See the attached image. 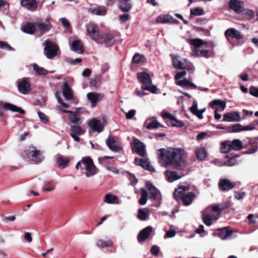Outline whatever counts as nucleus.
I'll list each match as a JSON object with an SVG mask.
<instances>
[{
  "label": "nucleus",
  "mask_w": 258,
  "mask_h": 258,
  "mask_svg": "<svg viewBox=\"0 0 258 258\" xmlns=\"http://www.w3.org/2000/svg\"><path fill=\"white\" fill-rule=\"evenodd\" d=\"M158 162L164 167H177V149L161 148L157 151Z\"/></svg>",
  "instance_id": "nucleus-1"
},
{
  "label": "nucleus",
  "mask_w": 258,
  "mask_h": 258,
  "mask_svg": "<svg viewBox=\"0 0 258 258\" xmlns=\"http://www.w3.org/2000/svg\"><path fill=\"white\" fill-rule=\"evenodd\" d=\"M76 168L80 169L81 173L87 177L93 176L98 172L93 160L88 156L82 158V160L77 163Z\"/></svg>",
  "instance_id": "nucleus-2"
},
{
  "label": "nucleus",
  "mask_w": 258,
  "mask_h": 258,
  "mask_svg": "<svg viewBox=\"0 0 258 258\" xmlns=\"http://www.w3.org/2000/svg\"><path fill=\"white\" fill-rule=\"evenodd\" d=\"M137 78L139 81L142 83L141 88L143 90H148L151 93H156L157 88L156 86L152 85V82L150 75L145 72L138 73Z\"/></svg>",
  "instance_id": "nucleus-3"
},
{
  "label": "nucleus",
  "mask_w": 258,
  "mask_h": 258,
  "mask_svg": "<svg viewBox=\"0 0 258 258\" xmlns=\"http://www.w3.org/2000/svg\"><path fill=\"white\" fill-rule=\"evenodd\" d=\"M189 165L187 153L182 148H178V171L182 170L184 175L187 173V167Z\"/></svg>",
  "instance_id": "nucleus-4"
},
{
  "label": "nucleus",
  "mask_w": 258,
  "mask_h": 258,
  "mask_svg": "<svg viewBox=\"0 0 258 258\" xmlns=\"http://www.w3.org/2000/svg\"><path fill=\"white\" fill-rule=\"evenodd\" d=\"M44 53L48 58L52 59L57 55L59 48L56 44L47 40L44 42Z\"/></svg>",
  "instance_id": "nucleus-5"
},
{
  "label": "nucleus",
  "mask_w": 258,
  "mask_h": 258,
  "mask_svg": "<svg viewBox=\"0 0 258 258\" xmlns=\"http://www.w3.org/2000/svg\"><path fill=\"white\" fill-rule=\"evenodd\" d=\"M88 33L90 34L92 39L97 42H101L100 36L99 35V30L97 26L94 23H89L86 25Z\"/></svg>",
  "instance_id": "nucleus-6"
},
{
  "label": "nucleus",
  "mask_w": 258,
  "mask_h": 258,
  "mask_svg": "<svg viewBox=\"0 0 258 258\" xmlns=\"http://www.w3.org/2000/svg\"><path fill=\"white\" fill-rule=\"evenodd\" d=\"M134 151L139 155L142 157H145L147 155L145 145L139 139L135 138L133 140Z\"/></svg>",
  "instance_id": "nucleus-7"
},
{
  "label": "nucleus",
  "mask_w": 258,
  "mask_h": 258,
  "mask_svg": "<svg viewBox=\"0 0 258 258\" xmlns=\"http://www.w3.org/2000/svg\"><path fill=\"white\" fill-rule=\"evenodd\" d=\"M186 74V72L185 71H178V86L182 87H190L192 89H196L197 86L190 80L186 79H181Z\"/></svg>",
  "instance_id": "nucleus-8"
},
{
  "label": "nucleus",
  "mask_w": 258,
  "mask_h": 258,
  "mask_svg": "<svg viewBox=\"0 0 258 258\" xmlns=\"http://www.w3.org/2000/svg\"><path fill=\"white\" fill-rule=\"evenodd\" d=\"M106 143L108 148L113 152H117L121 150V148L119 146V141L116 137H108L106 140Z\"/></svg>",
  "instance_id": "nucleus-9"
},
{
  "label": "nucleus",
  "mask_w": 258,
  "mask_h": 258,
  "mask_svg": "<svg viewBox=\"0 0 258 258\" xmlns=\"http://www.w3.org/2000/svg\"><path fill=\"white\" fill-rule=\"evenodd\" d=\"M229 8L237 14H239L244 10V4L240 0H230Z\"/></svg>",
  "instance_id": "nucleus-10"
},
{
  "label": "nucleus",
  "mask_w": 258,
  "mask_h": 258,
  "mask_svg": "<svg viewBox=\"0 0 258 258\" xmlns=\"http://www.w3.org/2000/svg\"><path fill=\"white\" fill-rule=\"evenodd\" d=\"M26 152L27 155H31V159L36 163L41 161L43 159L40 151L36 150L34 147H30Z\"/></svg>",
  "instance_id": "nucleus-11"
},
{
  "label": "nucleus",
  "mask_w": 258,
  "mask_h": 258,
  "mask_svg": "<svg viewBox=\"0 0 258 258\" xmlns=\"http://www.w3.org/2000/svg\"><path fill=\"white\" fill-rule=\"evenodd\" d=\"M0 105H2V107L6 110H10L13 112H19L21 114L25 113V111L23 109L9 103H3V102H0ZM3 114V111L0 110V116H2Z\"/></svg>",
  "instance_id": "nucleus-12"
},
{
  "label": "nucleus",
  "mask_w": 258,
  "mask_h": 258,
  "mask_svg": "<svg viewBox=\"0 0 258 258\" xmlns=\"http://www.w3.org/2000/svg\"><path fill=\"white\" fill-rule=\"evenodd\" d=\"M146 187L151 195V198L159 201L161 200V195L159 190L151 183L147 182Z\"/></svg>",
  "instance_id": "nucleus-13"
},
{
  "label": "nucleus",
  "mask_w": 258,
  "mask_h": 258,
  "mask_svg": "<svg viewBox=\"0 0 258 258\" xmlns=\"http://www.w3.org/2000/svg\"><path fill=\"white\" fill-rule=\"evenodd\" d=\"M88 125L94 132H101L104 127L103 122L96 118H93L88 121Z\"/></svg>",
  "instance_id": "nucleus-14"
},
{
  "label": "nucleus",
  "mask_w": 258,
  "mask_h": 258,
  "mask_svg": "<svg viewBox=\"0 0 258 258\" xmlns=\"http://www.w3.org/2000/svg\"><path fill=\"white\" fill-rule=\"evenodd\" d=\"M87 98L91 103V106L95 107L97 103L102 100L103 95L96 92H89L87 94Z\"/></svg>",
  "instance_id": "nucleus-15"
},
{
  "label": "nucleus",
  "mask_w": 258,
  "mask_h": 258,
  "mask_svg": "<svg viewBox=\"0 0 258 258\" xmlns=\"http://www.w3.org/2000/svg\"><path fill=\"white\" fill-rule=\"evenodd\" d=\"M222 121L227 122L239 121H240V114L237 111H233L224 114Z\"/></svg>",
  "instance_id": "nucleus-16"
},
{
  "label": "nucleus",
  "mask_w": 258,
  "mask_h": 258,
  "mask_svg": "<svg viewBox=\"0 0 258 258\" xmlns=\"http://www.w3.org/2000/svg\"><path fill=\"white\" fill-rule=\"evenodd\" d=\"M156 22L162 24H176L177 21L168 14L161 15L156 18Z\"/></svg>",
  "instance_id": "nucleus-17"
},
{
  "label": "nucleus",
  "mask_w": 258,
  "mask_h": 258,
  "mask_svg": "<svg viewBox=\"0 0 258 258\" xmlns=\"http://www.w3.org/2000/svg\"><path fill=\"white\" fill-rule=\"evenodd\" d=\"M135 164L137 165H139L143 168L150 171H154V168L151 165L149 161L146 159H139L138 158L135 159Z\"/></svg>",
  "instance_id": "nucleus-18"
},
{
  "label": "nucleus",
  "mask_w": 258,
  "mask_h": 258,
  "mask_svg": "<svg viewBox=\"0 0 258 258\" xmlns=\"http://www.w3.org/2000/svg\"><path fill=\"white\" fill-rule=\"evenodd\" d=\"M232 231L228 229L227 227L219 228L218 231L213 233L214 235H219L222 240H225L230 238L232 235Z\"/></svg>",
  "instance_id": "nucleus-19"
},
{
  "label": "nucleus",
  "mask_w": 258,
  "mask_h": 258,
  "mask_svg": "<svg viewBox=\"0 0 258 258\" xmlns=\"http://www.w3.org/2000/svg\"><path fill=\"white\" fill-rule=\"evenodd\" d=\"M62 111L64 113L72 115V116H71L70 119L71 123L77 124L82 123V118L78 111H73L70 110H67L64 109Z\"/></svg>",
  "instance_id": "nucleus-20"
},
{
  "label": "nucleus",
  "mask_w": 258,
  "mask_h": 258,
  "mask_svg": "<svg viewBox=\"0 0 258 258\" xmlns=\"http://www.w3.org/2000/svg\"><path fill=\"white\" fill-rule=\"evenodd\" d=\"M21 6L30 11H34L37 9V3L35 0H21Z\"/></svg>",
  "instance_id": "nucleus-21"
},
{
  "label": "nucleus",
  "mask_w": 258,
  "mask_h": 258,
  "mask_svg": "<svg viewBox=\"0 0 258 258\" xmlns=\"http://www.w3.org/2000/svg\"><path fill=\"white\" fill-rule=\"evenodd\" d=\"M152 231V227L148 226L141 230L138 234V240L140 242H143L146 240L151 234Z\"/></svg>",
  "instance_id": "nucleus-22"
},
{
  "label": "nucleus",
  "mask_w": 258,
  "mask_h": 258,
  "mask_svg": "<svg viewBox=\"0 0 258 258\" xmlns=\"http://www.w3.org/2000/svg\"><path fill=\"white\" fill-rule=\"evenodd\" d=\"M225 35L227 38L231 37L237 40L241 39L243 37L241 33L234 28H229L226 30L225 32Z\"/></svg>",
  "instance_id": "nucleus-23"
},
{
  "label": "nucleus",
  "mask_w": 258,
  "mask_h": 258,
  "mask_svg": "<svg viewBox=\"0 0 258 258\" xmlns=\"http://www.w3.org/2000/svg\"><path fill=\"white\" fill-rule=\"evenodd\" d=\"M193 55L196 56L211 57L214 55V52L213 51L208 50H200L199 49H194L193 50Z\"/></svg>",
  "instance_id": "nucleus-24"
},
{
  "label": "nucleus",
  "mask_w": 258,
  "mask_h": 258,
  "mask_svg": "<svg viewBox=\"0 0 258 258\" xmlns=\"http://www.w3.org/2000/svg\"><path fill=\"white\" fill-rule=\"evenodd\" d=\"M118 7L122 12H128L132 8V4L131 0H119Z\"/></svg>",
  "instance_id": "nucleus-25"
},
{
  "label": "nucleus",
  "mask_w": 258,
  "mask_h": 258,
  "mask_svg": "<svg viewBox=\"0 0 258 258\" xmlns=\"http://www.w3.org/2000/svg\"><path fill=\"white\" fill-rule=\"evenodd\" d=\"M71 49L72 51L79 54H82L84 52L83 44L80 40L73 41Z\"/></svg>",
  "instance_id": "nucleus-26"
},
{
  "label": "nucleus",
  "mask_w": 258,
  "mask_h": 258,
  "mask_svg": "<svg viewBox=\"0 0 258 258\" xmlns=\"http://www.w3.org/2000/svg\"><path fill=\"white\" fill-rule=\"evenodd\" d=\"M151 118L147 119L144 123V126L149 130L156 129L159 127H163V126L160 124L156 119V118L153 117V120L149 122V120H151Z\"/></svg>",
  "instance_id": "nucleus-27"
},
{
  "label": "nucleus",
  "mask_w": 258,
  "mask_h": 258,
  "mask_svg": "<svg viewBox=\"0 0 258 258\" xmlns=\"http://www.w3.org/2000/svg\"><path fill=\"white\" fill-rule=\"evenodd\" d=\"M18 89L20 93L26 94L30 91L31 87L30 84L25 80H23L18 83Z\"/></svg>",
  "instance_id": "nucleus-28"
},
{
  "label": "nucleus",
  "mask_w": 258,
  "mask_h": 258,
  "mask_svg": "<svg viewBox=\"0 0 258 258\" xmlns=\"http://www.w3.org/2000/svg\"><path fill=\"white\" fill-rule=\"evenodd\" d=\"M219 185L221 190H229L232 189L235 186L232 182L226 179H221Z\"/></svg>",
  "instance_id": "nucleus-29"
},
{
  "label": "nucleus",
  "mask_w": 258,
  "mask_h": 258,
  "mask_svg": "<svg viewBox=\"0 0 258 258\" xmlns=\"http://www.w3.org/2000/svg\"><path fill=\"white\" fill-rule=\"evenodd\" d=\"M62 94L67 100H71L73 98V93L67 83H64L61 87Z\"/></svg>",
  "instance_id": "nucleus-30"
},
{
  "label": "nucleus",
  "mask_w": 258,
  "mask_h": 258,
  "mask_svg": "<svg viewBox=\"0 0 258 258\" xmlns=\"http://www.w3.org/2000/svg\"><path fill=\"white\" fill-rule=\"evenodd\" d=\"M190 111L195 115H196L200 119L203 118V113L205 111V109L199 110L198 108V104L195 102L192 106L190 108Z\"/></svg>",
  "instance_id": "nucleus-31"
},
{
  "label": "nucleus",
  "mask_w": 258,
  "mask_h": 258,
  "mask_svg": "<svg viewBox=\"0 0 258 258\" xmlns=\"http://www.w3.org/2000/svg\"><path fill=\"white\" fill-rule=\"evenodd\" d=\"M196 197V195L192 192H189L182 197V201L183 203V204L184 206H188L190 205L194 199V198Z\"/></svg>",
  "instance_id": "nucleus-32"
},
{
  "label": "nucleus",
  "mask_w": 258,
  "mask_h": 258,
  "mask_svg": "<svg viewBox=\"0 0 258 258\" xmlns=\"http://www.w3.org/2000/svg\"><path fill=\"white\" fill-rule=\"evenodd\" d=\"M88 12L93 15L104 16L107 13V9L105 7H99L89 9Z\"/></svg>",
  "instance_id": "nucleus-33"
},
{
  "label": "nucleus",
  "mask_w": 258,
  "mask_h": 258,
  "mask_svg": "<svg viewBox=\"0 0 258 258\" xmlns=\"http://www.w3.org/2000/svg\"><path fill=\"white\" fill-rule=\"evenodd\" d=\"M195 154L197 158L200 161L204 160L207 157V152L203 147L197 148L195 150Z\"/></svg>",
  "instance_id": "nucleus-34"
},
{
  "label": "nucleus",
  "mask_w": 258,
  "mask_h": 258,
  "mask_svg": "<svg viewBox=\"0 0 258 258\" xmlns=\"http://www.w3.org/2000/svg\"><path fill=\"white\" fill-rule=\"evenodd\" d=\"M46 23L38 22L37 23V26L39 30L43 33L47 32L50 29L51 26L49 22V19H46Z\"/></svg>",
  "instance_id": "nucleus-35"
},
{
  "label": "nucleus",
  "mask_w": 258,
  "mask_h": 258,
  "mask_svg": "<svg viewBox=\"0 0 258 258\" xmlns=\"http://www.w3.org/2000/svg\"><path fill=\"white\" fill-rule=\"evenodd\" d=\"M230 206V203L229 202H226L222 203L220 205H214L212 207V211L214 212L217 213V215L218 217V215L220 214L221 212L225 208L228 207Z\"/></svg>",
  "instance_id": "nucleus-36"
},
{
  "label": "nucleus",
  "mask_w": 258,
  "mask_h": 258,
  "mask_svg": "<svg viewBox=\"0 0 258 258\" xmlns=\"http://www.w3.org/2000/svg\"><path fill=\"white\" fill-rule=\"evenodd\" d=\"M57 158V162L58 164V166L60 168H65L69 162L70 161V159L68 157H63L60 155H57L56 156Z\"/></svg>",
  "instance_id": "nucleus-37"
},
{
  "label": "nucleus",
  "mask_w": 258,
  "mask_h": 258,
  "mask_svg": "<svg viewBox=\"0 0 258 258\" xmlns=\"http://www.w3.org/2000/svg\"><path fill=\"white\" fill-rule=\"evenodd\" d=\"M101 42L99 43H104L107 46L113 45L115 42V40L112 35L107 34L104 37H100Z\"/></svg>",
  "instance_id": "nucleus-38"
},
{
  "label": "nucleus",
  "mask_w": 258,
  "mask_h": 258,
  "mask_svg": "<svg viewBox=\"0 0 258 258\" xmlns=\"http://www.w3.org/2000/svg\"><path fill=\"white\" fill-rule=\"evenodd\" d=\"M232 150L230 141L222 142L220 144V151L223 153H227Z\"/></svg>",
  "instance_id": "nucleus-39"
},
{
  "label": "nucleus",
  "mask_w": 258,
  "mask_h": 258,
  "mask_svg": "<svg viewBox=\"0 0 258 258\" xmlns=\"http://www.w3.org/2000/svg\"><path fill=\"white\" fill-rule=\"evenodd\" d=\"M167 180L170 182H172L177 179V173L171 170H166L164 172Z\"/></svg>",
  "instance_id": "nucleus-40"
},
{
  "label": "nucleus",
  "mask_w": 258,
  "mask_h": 258,
  "mask_svg": "<svg viewBox=\"0 0 258 258\" xmlns=\"http://www.w3.org/2000/svg\"><path fill=\"white\" fill-rule=\"evenodd\" d=\"M218 218V217L217 216H215L214 214H205L203 215V222L208 226H210L212 224V221L213 219L217 220Z\"/></svg>",
  "instance_id": "nucleus-41"
},
{
  "label": "nucleus",
  "mask_w": 258,
  "mask_h": 258,
  "mask_svg": "<svg viewBox=\"0 0 258 258\" xmlns=\"http://www.w3.org/2000/svg\"><path fill=\"white\" fill-rule=\"evenodd\" d=\"M36 30L35 25L31 22H28L26 25L23 26V31L25 33L32 34Z\"/></svg>",
  "instance_id": "nucleus-42"
},
{
  "label": "nucleus",
  "mask_w": 258,
  "mask_h": 258,
  "mask_svg": "<svg viewBox=\"0 0 258 258\" xmlns=\"http://www.w3.org/2000/svg\"><path fill=\"white\" fill-rule=\"evenodd\" d=\"M216 105L220 106L221 108V111H223L226 107V102L221 99H215L209 103L210 107H213Z\"/></svg>",
  "instance_id": "nucleus-43"
},
{
  "label": "nucleus",
  "mask_w": 258,
  "mask_h": 258,
  "mask_svg": "<svg viewBox=\"0 0 258 258\" xmlns=\"http://www.w3.org/2000/svg\"><path fill=\"white\" fill-rule=\"evenodd\" d=\"M232 150L234 151H239L243 148L242 142L239 139H234L231 141Z\"/></svg>",
  "instance_id": "nucleus-44"
},
{
  "label": "nucleus",
  "mask_w": 258,
  "mask_h": 258,
  "mask_svg": "<svg viewBox=\"0 0 258 258\" xmlns=\"http://www.w3.org/2000/svg\"><path fill=\"white\" fill-rule=\"evenodd\" d=\"M162 117L163 119H168L172 122L173 126H177V120L176 117L172 115L171 113L167 112H163Z\"/></svg>",
  "instance_id": "nucleus-45"
},
{
  "label": "nucleus",
  "mask_w": 258,
  "mask_h": 258,
  "mask_svg": "<svg viewBox=\"0 0 258 258\" xmlns=\"http://www.w3.org/2000/svg\"><path fill=\"white\" fill-rule=\"evenodd\" d=\"M188 41L189 43L193 46L194 49H199L203 44H206V42L205 43L202 39L199 38L189 39Z\"/></svg>",
  "instance_id": "nucleus-46"
},
{
  "label": "nucleus",
  "mask_w": 258,
  "mask_h": 258,
  "mask_svg": "<svg viewBox=\"0 0 258 258\" xmlns=\"http://www.w3.org/2000/svg\"><path fill=\"white\" fill-rule=\"evenodd\" d=\"M149 216V210L147 209H140L138 211V217L142 221L146 220Z\"/></svg>",
  "instance_id": "nucleus-47"
},
{
  "label": "nucleus",
  "mask_w": 258,
  "mask_h": 258,
  "mask_svg": "<svg viewBox=\"0 0 258 258\" xmlns=\"http://www.w3.org/2000/svg\"><path fill=\"white\" fill-rule=\"evenodd\" d=\"M141 192L142 196L139 201V203L141 205H145L147 202L148 194L147 191L144 188H141Z\"/></svg>",
  "instance_id": "nucleus-48"
},
{
  "label": "nucleus",
  "mask_w": 258,
  "mask_h": 258,
  "mask_svg": "<svg viewBox=\"0 0 258 258\" xmlns=\"http://www.w3.org/2000/svg\"><path fill=\"white\" fill-rule=\"evenodd\" d=\"M117 201V198L110 194H107L104 196V202L109 204H112L116 203Z\"/></svg>",
  "instance_id": "nucleus-49"
},
{
  "label": "nucleus",
  "mask_w": 258,
  "mask_h": 258,
  "mask_svg": "<svg viewBox=\"0 0 258 258\" xmlns=\"http://www.w3.org/2000/svg\"><path fill=\"white\" fill-rule=\"evenodd\" d=\"M113 243L112 241H104L101 239H99L97 241L96 245L99 248H104L106 247H111L112 246Z\"/></svg>",
  "instance_id": "nucleus-50"
},
{
  "label": "nucleus",
  "mask_w": 258,
  "mask_h": 258,
  "mask_svg": "<svg viewBox=\"0 0 258 258\" xmlns=\"http://www.w3.org/2000/svg\"><path fill=\"white\" fill-rule=\"evenodd\" d=\"M204 13V11L202 8H194L190 9V16L191 17L201 16Z\"/></svg>",
  "instance_id": "nucleus-51"
},
{
  "label": "nucleus",
  "mask_w": 258,
  "mask_h": 258,
  "mask_svg": "<svg viewBox=\"0 0 258 258\" xmlns=\"http://www.w3.org/2000/svg\"><path fill=\"white\" fill-rule=\"evenodd\" d=\"M71 133L77 135L79 136L83 135L85 133V131L79 125H73L71 127Z\"/></svg>",
  "instance_id": "nucleus-52"
},
{
  "label": "nucleus",
  "mask_w": 258,
  "mask_h": 258,
  "mask_svg": "<svg viewBox=\"0 0 258 258\" xmlns=\"http://www.w3.org/2000/svg\"><path fill=\"white\" fill-rule=\"evenodd\" d=\"M33 69L38 75H45L48 73V71L42 67H39L36 63L33 65Z\"/></svg>",
  "instance_id": "nucleus-53"
},
{
  "label": "nucleus",
  "mask_w": 258,
  "mask_h": 258,
  "mask_svg": "<svg viewBox=\"0 0 258 258\" xmlns=\"http://www.w3.org/2000/svg\"><path fill=\"white\" fill-rule=\"evenodd\" d=\"M145 60V58L142 54L137 53H136L132 59V62L135 63H138L141 62H143Z\"/></svg>",
  "instance_id": "nucleus-54"
},
{
  "label": "nucleus",
  "mask_w": 258,
  "mask_h": 258,
  "mask_svg": "<svg viewBox=\"0 0 258 258\" xmlns=\"http://www.w3.org/2000/svg\"><path fill=\"white\" fill-rule=\"evenodd\" d=\"M229 131L231 133H236L243 131V126L239 123L233 124L229 127Z\"/></svg>",
  "instance_id": "nucleus-55"
},
{
  "label": "nucleus",
  "mask_w": 258,
  "mask_h": 258,
  "mask_svg": "<svg viewBox=\"0 0 258 258\" xmlns=\"http://www.w3.org/2000/svg\"><path fill=\"white\" fill-rule=\"evenodd\" d=\"M185 70L187 69L190 73H193L195 70V67L191 64L186 63L183 66H181V64L178 62V70Z\"/></svg>",
  "instance_id": "nucleus-56"
},
{
  "label": "nucleus",
  "mask_w": 258,
  "mask_h": 258,
  "mask_svg": "<svg viewBox=\"0 0 258 258\" xmlns=\"http://www.w3.org/2000/svg\"><path fill=\"white\" fill-rule=\"evenodd\" d=\"M178 194H182L189 189V185L186 182H183L178 185Z\"/></svg>",
  "instance_id": "nucleus-57"
},
{
  "label": "nucleus",
  "mask_w": 258,
  "mask_h": 258,
  "mask_svg": "<svg viewBox=\"0 0 258 258\" xmlns=\"http://www.w3.org/2000/svg\"><path fill=\"white\" fill-rule=\"evenodd\" d=\"M244 14L248 20H251L255 17L254 13L252 10L248 9H247L244 11Z\"/></svg>",
  "instance_id": "nucleus-58"
},
{
  "label": "nucleus",
  "mask_w": 258,
  "mask_h": 258,
  "mask_svg": "<svg viewBox=\"0 0 258 258\" xmlns=\"http://www.w3.org/2000/svg\"><path fill=\"white\" fill-rule=\"evenodd\" d=\"M38 115L40 119V120L44 123H47L48 122L49 120L47 116L43 113L38 111Z\"/></svg>",
  "instance_id": "nucleus-59"
},
{
  "label": "nucleus",
  "mask_w": 258,
  "mask_h": 258,
  "mask_svg": "<svg viewBox=\"0 0 258 258\" xmlns=\"http://www.w3.org/2000/svg\"><path fill=\"white\" fill-rule=\"evenodd\" d=\"M249 92L250 95L252 96H253L255 97H258V88L254 87L251 86L249 88Z\"/></svg>",
  "instance_id": "nucleus-60"
},
{
  "label": "nucleus",
  "mask_w": 258,
  "mask_h": 258,
  "mask_svg": "<svg viewBox=\"0 0 258 258\" xmlns=\"http://www.w3.org/2000/svg\"><path fill=\"white\" fill-rule=\"evenodd\" d=\"M16 219V217L15 216H5L2 218V221L3 222L5 223H8L10 222H13L15 221Z\"/></svg>",
  "instance_id": "nucleus-61"
},
{
  "label": "nucleus",
  "mask_w": 258,
  "mask_h": 258,
  "mask_svg": "<svg viewBox=\"0 0 258 258\" xmlns=\"http://www.w3.org/2000/svg\"><path fill=\"white\" fill-rule=\"evenodd\" d=\"M136 111L135 109L130 110L128 112H125L126 118L127 119H131L136 114Z\"/></svg>",
  "instance_id": "nucleus-62"
},
{
  "label": "nucleus",
  "mask_w": 258,
  "mask_h": 258,
  "mask_svg": "<svg viewBox=\"0 0 258 258\" xmlns=\"http://www.w3.org/2000/svg\"><path fill=\"white\" fill-rule=\"evenodd\" d=\"M0 48L8 50H12L13 49L10 45L4 41H0Z\"/></svg>",
  "instance_id": "nucleus-63"
},
{
  "label": "nucleus",
  "mask_w": 258,
  "mask_h": 258,
  "mask_svg": "<svg viewBox=\"0 0 258 258\" xmlns=\"http://www.w3.org/2000/svg\"><path fill=\"white\" fill-rule=\"evenodd\" d=\"M176 231L174 230H170L167 231L166 232L165 235H164V238H172L175 236Z\"/></svg>",
  "instance_id": "nucleus-64"
}]
</instances>
